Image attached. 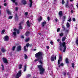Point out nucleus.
<instances>
[{
    "instance_id": "obj_1",
    "label": "nucleus",
    "mask_w": 78,
    "mask_h": 78,
    "mask_svg": "<svg viewBox=\"0 0 78 78\" xmlns=\"http://www.w3.org/2000/svg\"><path fill=\"white\" fill-rule=\"evenodd\" d=\"M44 55V54L42 52L39 51L38 53H36L35 54V57L36 58H37L34 61L35 62H37V61H39V63L41 64H43V56Z\"/></svg>"
},
{
    "instance_id": "obj_2",
    "label": "nucleus",
    "mask_w": 78,
    "mask_h": 78,
    "mask_svg": "<svg viewBox=\"0 0 78 78\" xmlns=\"http://www.w3.org/2000/svg\"><path fill=\"white\" fill-rule=\"evenodd\" d=\"M39 70L40 71V73L41 74H44V72H45V69L43 68V66L42 65H40L37 66Z\"/></svg>"
},
{
    "instance_id": "obj_3",
    "label": "nucleus",
    "mask_w": 78,
    "mask_h": 78,
    "mask_svg": "<svg viewBox=\"0 0 78 78\" xmlns=\"http://www.w3.org/2000/svg\"><path fill=\"white\" fill-rule=\"evenodd\" d=\"M22 75V70H20L19 71V72L18 73L16 76V77H20Z\"/></svg>"
},
{
    "instance_id": "obj_4",
    "label": "nucleus",
    "mask_w": 78,
    "mask_h": 78,
    "mask_svg": "<svg viewBox=\"0 0 78 78\" xmlns=\"http://www.w3.org/2000/svg\"><path fill=\"white\" fill-rule=\"evenodd\" d=\"M66 45V42H63V43H60V46H63V47H64V49H66V46L65 45Z\"/></svg>"
},
{
    "instance_id": "obj_5",
    "label": "nucleus",
    "mask_w": 78,
    "mask_h": 78,
    "mask_svg": "<svg viewBox=\"0 0 78 78\" xmlns=\"http://www.w3.org/2000/svg\"><path fill=\"white\" fill-rule=\"evenodd\" d=\"M55 55H52V56L51 57V61H54V60H56V56H55L54 58V56Z\"/></svg>"
},
{
    "instance_id": "obj_6",
    "label": "nucleus",
    "mask_w": 78,
    "mask_h": 78,
    "mask_svg": "<svg viewBox=\"0 0 78 78\" xmlns=\"http://www.w3.org/2000/svg\"><path fill=\"white\" fill-rule=\"evenodd\" d=\"M62 61V56L61 55H60L59 56V58L58 60V64L59 65L60 64V62Z\"/></svg>"
},
{
    "instance_id": "obj_7",
    "label": "nucleus",
    "mask_w": 78,
    "mask_h": 78,
    "mask_svg": "<svg viewBox=\"0 0 78 78\" xmlns=\"http://www.w3.org/2000/svg\"><path fill=\"white\" fill-rule=\"evenodd\" d=\"M2 59L4 63L8 64V60H7V59H6L5 58L3 57Z\"/></svg>"
},
{
    "instance_id": "obj_8",
    "label": "nucleus",
    "mask_w": 78,
    "mask_h": 78,
    "mask_svg": "<svg viewBox=\"0 0 78 78\" xmlns=\"http://www.w3.org/2000/svg\"><path fill=\"white\" fill-rule=\"evenodd\" d=\"M4 39L5 41H7L9 40V37L7 36H5L4 37Z\"/></svg>"
},
{
    "instance_id": "obj_9",
    "label": "nucleus",
    "mask_w": 78,
    "mask_h": 78,
    "mask_svg": "<svg viewBox=\"0 0 78 78\" xmlns=\"http://www.w3.org/2000/svg\"><path fill=\"white\" fill-rule=\"evenodd\" d=\"M23 72H25L27 70V65H25L24 66Z\"/></svg>"
},
{
    "instance_id": "obj_10",
    "label": "nucleus",
    "mask_w": 78,
    "mask_h": 78,
    "mask_svg": "<svg viewBox=\"0 0 78 78\" xmlns=\"http://www.w3.org/2000/svg\"><path fill=\"white\" fill-rule=\"evenodd\" d=\"M65 62L66 64H69V59L68 58H66Z\"/></svg>"
},
{
    "instance_id": "obj_11",
    "label": "nucleus",
    "mask_w": 78,
    "mask_h": 78,
    "mask_svg": "<svg viewBox=\"0 0 78 78\" xmlns=\"http://www.w3.org/2000/svg\"><path fill=\"white\" fill-rule=\"evenodd\" d=\"M63 74L64 75V76L67 75V71H66V70H65L63 72Z\"/></svg>"
},
{
    "instance_id": "obj_12",
    "label": "nucleus",
    "mask_w": 78,
    "mask_h": 78,
    "mask_svg": "<svg viewBox=\"0 0 78 78\" xmlns=\"http://www.w3.org/2000/svg\"><path fill=\"white\" fill-rule=\"evenodd\" d=\"M27 23L28 27H30V21L29 20L27 21Z\"/></svg>"
},
{
    "instance_id": "obj_13",
    "label": "nucleus",
    "mask_w": 78,
    "mask_h": 78,
    "mask_svg": "<svg viewBox=\"0 0 78 78\" xmlns=\"http://www.w3.org/2000/svg\"><path fill=\"white\" fill-rule=\"evenodd\" d=\"M14 31H17V34H19L20 32L19 30H17L15 28L14 29Z\"/></svg>"
},
{
    "instance_id": "obj_14",
    "label": "nucleus",
    "mask_w": 78,
    "mask_h": 78,
    "mask_svg": "<svg viewBox=\"0 0 78 78\" xmlns=\"http://www.w3.org/2000/svg\"><path fill=\"white\" fill-rule=\"evenodd\" d=\"M22 3L24 5H25V4H27V2L25 1V0H23L22 1Z\"/></svg>"
},
{
    "instance_id": "obj_15",
    "label": "nucleus",
    "mask_w": 78,
    "mask_h": 78,
    "mask_svg": "<svg viewBox=\"0 0 78 78\" xmlns=\"http://www.w3.org/2000/svg\"><path fill=\"white\" fill-rule=\"evenodd\" d=\"M42 20V17L41 16H40V17L38 19V20L40 22L41 20Z\"/></svg>"
},
{
    "instance_id": "obj_16",
    "label": "nucleus",
    "mask_w": 78,
    "mask_h": 78,
    "mask_svg": "<svg viewBox=\"0 0 78 78\" xmlns=\"http://www.w3.org/2000/svg\"><path fill=\"white\" fill-rule=\"evenodd\" d=\"M29 34H30V32H27L26 33L25 35L26 36H29Z\"/></svg>"
},
{
    "instance_id": "obj_17",
    "label": "nucleus",
    "mask_w": 78,
    "mask_h": 78,
    "mask_svg": "<svg viewBox=\"0 0 78 78\" xmlns=\"http://www.w3.org/2000/svg\"><path fill=\"white\" fill-rule=\"evenodd\" d=\"M30 3V7H31V6H32V4H33V2H32V0H29Z\"/></svg>"
},
{
    "instance_id": "obj_18",
    "label": "nucleus",
    "mask_w": 78,
    "mask_h": 78,
    "mask_svg": "<svg viewBox=\"0 0 78 78\" xmlns=\"http://www.w3.org/2000/svg\"><path fill=\"white\" fill-rule=\"evenodd\" d=\"M46 24V22L44 21V22H43L42 23V26L43 27H44L45 26V25Z\"/></svg>"
},
{
    "instance_id": "obj_19",
    "label": "nucleus",
    "mask_w": 78,
    "mask_h": 78,
    "mask_svg": "<svg viewBox=\"0 0 78 78\" xmlns=\"http://www.w3.org/2000/svg\"><path fill=\"white\" fill-rule=\"evenodd\" d=\"M59 36L62 37L64 36V34L63 33H61L59 34Z\"/></svg>"
},
{
    "instance_id": "obj_20",
    "label": "nucleus",
    "mask_w": 78,
    "mask_h": 78,
    "mask_svg": "<svg viewBox=\"0 0 78 78\" xmlns=\"http://www.w3.org/2000/svg\"><path fill=\"white\" fill-rule=\"evenodd\" d=\"M59 15L60 16H62V11H60L59 12Z\"/></svg>"
},
{
    "instance_id": "obj_21",
    "label": "nucleus",
    "mask_w": 78,
    "mask_h": 78,
    "mask_svg": "<svg viewBox=\"0 0 78 78\" xmlns=\"http://www.w3.org/2000/svg\"><path fill=\"white\" fill-rule=\"evenodd\" d=\"M24 58L25 59H27L28 58V56H27V55H26V54H24Z\"/></svg>"
},
{
    "instance_id": "obj_22",
    "label": "nucleus",
    "mask_w": 78,
    "mask_h": 78,
    "mask_svg": "<svg viewBox=\"0 0 78 78\" xmlns=\"http://www.w3.org/2000/svg\"><path fill=\"white\" fill-rule=\"evenodd\" d=\"M30 41V38H26L25 40V42H28V41Z\"/></svg>"
},
{
    "instance_id": "obj_23",
    "label": "nucleus",
    "mask_w": 78,
    "mask_h": 78,
    "mask_svg": "<svg viewBox=\"0 0 78 78\" xmlns=\"http://www.w3.org/2000/svg\"><path fill=\"white\" fill-rule=\"evenodd\" d=\"M20 26L19 27V29H22V27L21 26V23H20Z\"/></svg>"
},
{
    "instance_id": "obj_24",
    "label": "nucleus",
    "mask_w": 78,
    "mask_h": 78,
    "mask_svg": "<svg viewBox=\"0 0 78 78\" xmlns=\"http://www.w3.org/2000/svg\"><path fill=\"white\" fill-rule=\"evenodd\" d=\"M22 65L20 64V65L19 66V69H22Z\"/></svg>"
},
{
    "instance_id": "obj_25",
    "label": "nucleus",
    "mask_w": 78,
    "mask_h": 78,
    "mask_svg": "<svg viewBox=\"0 0 78 78\" xmlns=\"http://www.w3.org/2000/svg\"><path fill=\"white\" fill-rule=\"evenodd\" d=\"M76 44L78 45V38H77L76 41Z\"/></svg>"
},
{
    "instance_id": "obj_26",
    "label": "nucleus",
    "mask_w": 78,
    "mask_h": 78,
    "mask_svg": "<svg viewBox=\"0 0 78 78\" xmlns=\"http://www.w3.org/2000/svg\"><path fill=\"white\" fill-rule=\"evenodd\" d=\"M66 37H64L62 38V41H64L65 40H66Z\"/></svg>"
},
{
    "instance_id": "obj_27",
    "label": "nucleus",
    "mask_w": 78,
    "mask_h": 78,
    "mask_svg": "<svg viewBox=\"0 0 78 78\" xmlns=\"http://www.w3.org/2000/svg\"><path fill=\"white\" fill-rule=\"evenodd\" d=\"M66 26L68 28H69V27H70V24L69 23H67Z\"/></svg>"
},
{
    "instance_id": "obj_28",
    "label": "nucleus",
    "mask_w": 78,
    "mask_h": 78,
    "mask_svg": "<svg viewBox=\"0 0 78 78\" xmlns=\"http://www.w3.org/2000/svg\"><path fill=\"white\" fill-rule=\"evenodd\" d=\"M1 51L3 52V53H5V51H6L5 50V49H1Z\"/></svg>"
},
{
    "instance_id": "obj_29",
    "label": "nucleus",
    "mask_w": 78,
    "mask_h": 78,
    "mask_svg": "<svg viewBox=\"0 0 78 78\" xmlns=\"http://www.w3.org/2000/svg\"><path fill=\"white\" fill-rule=\"evenodd\" d=\"M2 70H5V68H4V66L3 65H2Z\"/></svg>"
},
{
    "instance_id": "obj_30",
    "label": "nucleus",
    "mask_w": 78,
    "mask_h": 78,
    "mask_svg": "<svg viewBox=\"0 0 78 78\" xmlns=\"http://www.w3.org/2000/svg\"><path fill=\"white\" fill-rule=\"evenodd\" d=\"M5 32V30H2V31L1 32V34H3Z\"/></svg>"
},
{
    "instance_id": "obj_31",
    "label": "nucleus",
    "mask_w": 78,
    "mask_h": 78,
    "mask_svg": "<svg viewBox=\"0 0 78 78\" xmlns=\"http://www.w3.org/2000/svg\"><path fill=\"white\" fill-rule=\"evenodd\" d=\"M72 67L73 68V69H74V68H75V66H74V63H73L72 64Z\"/></svg>"
},
{
    "instance_id": "obj_32",
    "label": "nucleus",
    "mask_w": 78,
    "mask_h": 78,
    "mask_svg": "<svg viewBox=\"0 0 78 78\" xmlns=\"http://www.w3.org/2000/svg\"><path fill=\"white\" fill-rule=\"evenodd\" d=\"M7 12L8 14H11V12L9 11V10H8L7 11Z\"/></svg>"
},
{
    "instance_id": "obj_33",
    "label": "nucleus",
    "mask_w": 78,
    "mask_h": 78,
    "mask_svg": "<svg viewBox=\"0 0 78 78\" xmlns=\"http://www.w3.org/2000/svg\"><path fill=\"white\" fill-rule=\"evenodd\" d=\"M68 22H71V21H72V19H71V18H69V20H68Z\"/></svg>"
},
{
    "instance_id": "obj_34",
    "label": "nucleus",
    "mask_w": 78,
    "mask_h": 78,
    "mask_svg": "<svg viewBox=\"0 0 78 78\" xmlns=\"http://www.w3.org/2000/svg\"><path fill=\"white\" fill-rule=\"evenodd\" d=\"M21 46H18L17 47L18 49H21Z\"/></svg>"
},
{
    "instance_id": "obj_35",
    "label": "nucleus",
    "mask_w": 78,
    "mask_h": 78,
    "mask_svg": "<svg viewBox=\"0 0 78 78\" xmlns=\"http://www.w3.org/2000/svg\"><path fill=\"white\" fill-rule=\"evenodd\" d=\"M62 4L63 5V4L65 3V2H64V0H62Z\"/></svg>"
},
{
    "instance_id": "obj_36",
    "label": "nucleus",
    "mask_w": 78,
    "mask_h": 78,
    "mask_svg": "<svg viewBox=\"0 0 78 78\" xmlns=\"http://www.w3.org/2000/svg\"><path fill=\"white\" fill-rule=\"evenodd\" d=\"M59 31H60V28H58L57 29V32H59Z\"/></svg>"
},
{
    "instance_id": "obj_37",
    "label": "nucleus",
    "mask_w": 78,
    "mask_h": 78,
    "mask_svg": "<svg viewBox=\"0 0 78 78\" xmlns=\"http://www.w3.org/2000/svg\"><path fill=\"white\" fill-rule=\"evenodd\" d=\"M29 45H30V44L29 43H27V44H26V46L27 47H28V46H29Z\"/></svg>"
},
{
    "instance_id": "obj_38",
    "label": "nucleus",
    "mask_w": 78,
    "mask_h": 78,
    "mask_svg": "<svg viewBox=\"0 0 78 78\" xmlns=\"http://www.w3.org/2000/svg\"><path fill=\"white\" fill-rule=\"evenodd\" d=\"M12 18V16H10L9 17V19H11Z\"/></svg>"
},
{
    "instance_id": "obj_39",
    "label": "nucleus",
    "mask_w": 78,
    "mask_h": 78,
    "mask_svg": "<svg viewBox=\"0 0 78 78\" xmlns=\"http://www.w3.org/2000/svg\"><path fill=\"white\" fill-rule=\"evenodd\" d=\"M47 19H48V21H50V18H49V16H48L47 17Z\"/></svg>"
},
{
    "instance_id": "obj_40",
    "label": "nucleus",
    "mask_w": 78,
    "mask_h": 78,
    "mask_svg": "<svg viewBox=\"0 0 78 78\" xmlns=\"http://www.w3.org/2000/svg\"><path fill=\"white\" fill-rule=\"evenodd\" d=\"M21 49H17L16 51H21Z\"/></svg>"
},
{
    "instance_id": "obj_41",
    "label": "nucleus",
    "mask_w": 78,
    "mask_h": 78,
    "mask_svg": "<svg viewBox=\"0 0 78 78\" xmlns=\"http://www.w3.org/2000/svg\"><path fill=\"white\" fill-rule=\"evenodd\" d=\"M13 34L14 35V36H16V32H14L13 33Z\"/></svg>"
},
{
    "instance_id": "obj_42",
    "label": "nucleus",
    "mask_w": 78,
    "mask_h": 78,
    "mask_svg": "<svg viewBox=\"0 0 78 78\" xmlns=\"http://www.w3.org/2000/svg\"><path fill=\"white\" fill-rule=\"evenodd\" d=\"M27 76L28 78H29V77H30L31 76V75L30 74H28L27 75Z\"/></svg>"
},
{
    "instance_id": "obj_43",
    "label": "nucleus",
    "mask_w": 78,
    "mask_h": 78,
    "mask_svg": "<svg viewBox=\"0 0 78 78\" xmlns=\"http://www.w3.org/2000/svg\"><path fill=\"white\" fill-rule=\"evenodd\" d=\"M50 44L51 45H53V41H51L50 42Z\"/></svg>"
},
{
    "instance_id": "obj_44",
    "label": "nucleus",
    "mask_w": 78,
    "mask_h": 78,
    "mask_svg": "<svg viewBox=\"0 0 78 78\" xmlns=\"http://www.w3.org/2000/svg\"><path fill=\"white\" fill-rule=\"evenodd\" d=\"M73 21L74 22H75L76 20H75V18H73Z\"/></svg>"
},
{
    "instance_id": "obj_45",
    "label": "nucleus",
    "mask_w": 78,
    "mask_h": 78,
    "mask_svg": "<svg viewBox=\"0 0 78 78\" xmlns=\"http://www.w3.org/2000/svg\"><path fill=\"white\" fill-rule=\"evenodd\" d=\"M60 66H64V63H61L60 64Z\"/></svg>"
},
{
    "instance_id": "obj_46",
    "label": "nucleus",
    "mask_w": 78,
    "mask_h": 78,
    "mask_svg": "<svg viewBox=\"0 0 78 78\" xmlns=\"http://www.w3.org/2000/svg\"><path fill=\"white\" fill-rule=\"evenodd\" d=\"M63 19H64V20H63V22H64V19H66V16H63Z\"/></svg>"
},
{
    "instance_id": "obj_47",
    "label": "nucleus",
    "mask_w": 78,
    "mask_h": 78,
    "mask_svg": "<svg viewBox=\"0 0 78 78\" xmlns=\"http://www.w3.org/2000/svg\"><path fill=\"white\" fill-rule=\"evenodd\" d=\"M69 33V30H67L66 31V33Z\"/></svg>"
},
{
    "instance_id": "obj_48",
    "label": "nucleus",
    "mask_w": 78,
    "mask_h": 78,
    "mask_svg": "<svg viewBox=\"0 0 78 78\" xmlns=\"http://www.w3.org/2000/svg\"><path fill=\"white\" fill-rule=\"evenodd\" d=\"M24 51H28V49H24Z\"/></svg>"
},
{
    "instance_id": "obj_49",
    "label": "nucleus",
    "mask_w": 78,
    "mask_h": 78,
    "mask_svg": "<svg viewBox=\"0 0 78 78\" xmlns=\"http://www.w3.org/2000/svg\"><path fill=\"white\" fill-rule=\"evenodd\" d=\"M18 10V7H16V11H17Z\"/></svg>"
},
{
    "instance_id": "obj_50",
    "label": "nucleus",
    "mask_w": 78,
    "mask_h": 78,
    "mask_svg": "<svg viewBox=\"0 0 78 78\" xmlns=\"http://www.w3.org/2000/svg\"><path fill=\"white\" fill-rule=\"evenodd\" d=\"M12 2H13V3H14L15 2L16 0H12Z\"/></svg>"
},
{
    "instance_id": "obj_51",
    "label": "nucleus",
    "mask_w": 78,
    "mask_h": 78,
    "mask_svg": "<svg viewBox=\"0 0 78 78\" xmlns=\"http://www.w3.org/2000/svg\"><path fill=\"white\" fill-rule=\"evenodd\" d=\"M16 46H14L12 48V49H15V48H16Z\"/></svg>"
},
{
    "instance_id": "obj_52",
    "label": "nucleus",
    "mask_w": 78,
    "mask_h": 78,
    "mask_svg": "<svg viewBox=\"0 0 78 78\" xmlns=\"http://www.w3.org/2000/svg\"><path fill=\"white\" fill-rule=\"evenodd\" d=\"M25 15H26V16L28 15V12H26L25 13Z\"/></svg>"
},
{
    "instance_id": "obj_53",
    "label": "nucleus",
    "mask_w": 78,
    "mask_h": 78,
    "mask_svg": "<svg viewBox=\"0 0 78 78\" xmlns=\"http://www.w3.org/2000/svg\"><path fill=\"white\" fill-rule=\"evenodd\" d=\"M66 49H64L63 52H65L66 51Z\"/></svg>"
},
{
    "instance_id": "obj_54",
    "label": "nucleus",
    "mask_w": 78,
    "mask_h": 78,
    "mask_svg": "<svg viewBox=\"0 0 78 78\" xmlns=\"http://www.w3.org/2000/svg\"><path fill=\"white\" fill-rule=\"evenodd\" d=\"M49 48H50V47H49V46H47V48L48 49H49Z\"/></svg>"
},
{
    "instance_id": "obj_55",
    "label": "nucleus",
    "mask_w": 78,
    "mask_h": 78,
    "mask_svg": "<svg viewBox=\"0 0 78 78\" xmlns=\"http://www.w3.org/2000/svg\"><path fill=\"white\" fill-rule=\"evenodd\" d=\"M67 75L68 76H69V72H68L67 73Z\"/></svg>"
},
{
    "instance_id": "obj_56",
    "label": "nucleus",
    "mask_w": 78,
    "mask_h": 78,
    "mask_svg": "<svg viewBox=\"0 0 78 78\" xmlns=\"http://www.w3.org/2000/svg\"><path fill=\"white\" fill-rule=\"evenodd\" d=\"M4 6H6V5H7V4H6V3H5L4 4Z\"/></svg>"
},
{
    "instance_id": "obj_57",
    "label": "nucleus",
    "mask_w": 78,
    "mask_h": 78,
    "mask_svg": "<svg viewBox=\"0 0 78 78\" xmlns=\"http://www.w3.org/2000/svg\"><path fill=\"white\" fill-rule=\"evenodd\" d=\"M55 21H56V22H58V19H55Z\"/></svg>"
},
{
    "instance_id": "obj_58",
    "label": "nucleus",
    "mask_w": 78,
    "mask_h": 78,
    "mask_svg": "<svg viewBox=\"0 0 78 78\" xmlns=\"http://www.w3.org/2000/svg\"><path fill=\"white\" fill-rule=\"evenodd\" d=\"M21 37L22 38H23H23H24V36H21Z\"/></svg>"
},
{
    "instance_id": "obj_59",
    "label": "nucleus",
    "mask_w": 78,
    "mask_h": 78,
    "mask_svg": "<svg viewBox=\"0 0 78 78\" xmlns=\"http://www.w3.org/2000/svg\"><path fill=\"white\" fill-rule=\"evenodd\" d=\"M59 41H60L59 39H58L57 40L58 42H59Z\"/></svg>"
},
{
    "instance_id": "obj_60",
    "label": "nucleus",
    "mask_w": 78,
    "mask_h": 78,
    "mask_svg": "<svg viewBox=\"0 0 78 78\" xmlns=\"http://www.w3.org/2000/svg\"><path fill=\"white\" fill-rule=\"evenodd\" d=\"M15 5H17V3L16 2L15 3Z\"/></svg>"
},
{
    "instance_id": "obj_61",
    "label": "nucleus",
    "mask_w": 78,
    "mask_h": 78,
    "mask_svg": "<svg viewBox=\"0 0 78 78\" xmlns=\"http://www.w3.org/2000/svg\"><path fill=\"white\" fill-rule=\"evenodd\" d=\"M15 50V49H12V51H14Z\"/></svg>"
},
{
    "instance_id": "obj_62",
    "label": "nucleus",
    "mask_w": 78,
    "mask_h": 78,
    "mask_svg": "<svg viewBox=\"0 0 78 78\" xmlns=\"http://www.w3.org/2000/svg\"><path fill=\"white\" fill-rule=\"evenodd\" d=\"M25 47H26V46H24V49H26V48Z\"/></svg>"
},
{
    "instance_id": "obj_63",
    "label": "nucleus",
    "mask_w": 78,
    "mask_h": 78,
    "mask_svg": "<svg viewBox=\"0 0 78 78\" xmlns=\"http://www.w3.org/2000/svg\"><path fill=\"white\" fill-rule=\"evenodd\" d=\"M66 7H67V6H68V4H66Z\"/></svg>"
},
{
    "instance_id": "obj_64",
    "label": "nucleus",
    "mask_w": 78,
    "mask_h": 78,
    "mask_svg": "<svg viewBox=\"0 0 78 78\" xmlns=\"http://www.w3.org/2000/svg\"><path fill=\"white\" fill-rule=\"evenodd\" d=\"M76 6L77 7V8H78V4H77Z\"/></svg>"
}]
</instances>
